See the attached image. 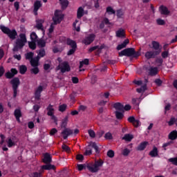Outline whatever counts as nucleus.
Here are the masks:
<instances>
[{
    "mask_svg": "<svg viewBox=\"0 0 177 177\" xmlns=\"http://www.w3.org/2000/svg\"><path fill=\"white\" fill-rule=\"evenodd\" d=\"M64 17V15H63V12L60 10H56L54 15V17H53V23L51 24L49 29H48V36H50V34L53 32V30H55V26L56 24H59L62 23V21L63 20V18Z\"/></svg>",
    "mask_w": 177,
    "mask_h": 177,
    "instance_id": "1",
    "label": "nucleus"
},
{
    "mask_svg": "<svg viewBox=\"0 0 177 177\" xmlns=\"http://www.w3.org/2000/svg\"><path fill=\"white\" fill-rule=\"evenodd\" d=\"M59 42H62V44H66L72 48V49L68 50L67 53L68 56H71V55H73L75 52V49L77 48V43H75V41H74L73 40L67 39L64 36H61L59 37Z\"/></svg>",
    "mask_w": 177,
    "mask_h": 177,
    "instance_id": "2",
    "label": "nucleus"
},
{
    "mask_svg": "<svg viewBox=\"0 0 177 177\" xmlns=\"http://www.w3.org/2000/svg\"><path fill=\"white\" fill-rule=\"evenodd\" d=\"M104 162L102 159L95 160L94 162H90L87 165V168L90 172H97L103 167Z\"/></svg>",
    "mask_w": 177,
    "mask_h": 177,
    "instance_id": "3",
    "label": "nucleus"
},
{
    "mask_svg": "<svg viewBox=\"0 0 177 177\" xmlns=\"http://www.w3.org/2000/svg\"><path fill=\"white\" fill-rule=\"evenodd\" d=\"M27 43V39L25 34H20L19 38L17 39L15 47L13 48L14 52H17L19 49H21L24 45Z\"/></svg>",
    "mask_w": 177,
    "mask_h": 177,
    "instance_id": "4",
    "label": "nucleus"
},
{
    "mask_svg": "<svg viewBox=\"0 0 177 177\" xmlns=\"http://www.w3.org/2000/svg\"><path fill=\"white\" fill-rule=\"evenodd\" d=\"M0 28L1 31L4 32V34H7L11 39H15L17 36V32H16L15 30H10L9 28L3 26H1Z\"/></svg>",
    "mask_w": 177,
    "mask_h": 177,
    "instance_id": "5",
    "label": "nucleus"
},
{
    "mask_svg": "<svg viewBox=\"0 0 177 177\" xmlns=\"http://www.w3.org/2000/svg\"><path fill=\"white\" fill-rule=\"evenodd\" d=\"M34 57V53H28L26 55V59L28 60H30V64L32 67H37L38 66V62H39V57H37L35 58H32Z\"/></svg>",
    "mask_w": 177,
    "mask_h": 177,
    "instance_id": "6",
    "label": "nucleus"
},
{
    "mask_svg": "<svg viewBox=\"0 0 177 177\" xmlns=\"http://www.w3.org/2000/svg\"><path fill=\"white\" fill-rule=\"evenodd\" d=\"M48 115H49L51 118V120H53V121H54V122H55V124H57V118H56V116H55V109H53V106L52 105H49L48 109Z\"/></svg>",
    "mask_w": 177,
    "mask_h": 177,
    "instance_id": "7",
    "label": "nucleus"
},
{
    "mask_svg": "<svg viewBox=\"0 0 177 177\" xmlns=\"http://www.w3.org/2000/svg\"><path fill=\"white\" fill-rule=\"evenodd\" d=\"M17 142H19V139L16 137H10L6 140L8 147H13V146H16Z\"/></svg>",
    "mask_w": 177,
    "mask_h": 177,
    "instance_id": "8",
    "label": "nucleus"
},
{
    "mask_svg": "<svg viewBox=\"0 0 177 177\" xmlns=\"http://www.w3.org/2000/svg\"><path fill=\"white\" fill-rule=\"evenodd\" d=\"M133 55H135V49L133 48H127L119 53L120 56H133Z\"/></svg>",
    "mask_w": 177,
    "mask_h": 177,
    "instance_id": "9",
    "label": "nucleus"
},
{
    "mask_svg": "<svg viewBox=\"0 0 177 177\" xmlns=\"http://www.w3.org/2000/svg\"><path fill=\"white\" fill-rule=\"evenodd\" d=\"M58 70H60L61 73L70 71V65L67 62L62 63L58 66Z\"/></svg>",
    "mask_w": 177,
    "mask_h": 177,
    "instance_id": "10",
    "label": "nucleus"
},
{
    "mask_svg": "<svg viewBox=\"0 0 177 177\" xmlns=\"http://www.w3.org/2000/svg\"><path fill=\"white\" fill-rule=\"evenodd\" d=\"M44 23H45V20L44 19H36V24L35 26V28L44 31Z\"/></svg>",
    "mask_w": 177,
    "mask_h": 177,
    "instance_id": "11",
    "label": "nucleus"
},
{
    "mask_svg": "<svg viewBox=\"0 0 177 177\" xmlns=\"http://www.w3.org/2000/svg\"><path fill=\"white\" fill-rule=\"evenodd\" d=\"M16 74H17V69L11 68L10 71L6 73L5 75L7 78L10 79L13 78Z\"/></svg>",
    "mask_w": 177,
    "mask_h": 177,
    "instance_id": "12",
    "label": "nucleus"
},
{
    "mask_svg": "<svg viewBox=\"0 0 177 177\" xmlns=\"http://www.w3.org/2000/svg\"><path fill=\"white\" fill-rule=\"evenodd\" d=\"M95 37L93 34L90 35L83 41L84 44H85V45H90V44H92V42L95 41Z\"/></svg>",
    "mask_w": 177,
    "mask_h": 177,
    "instance_id": "13",
    "label": "nucleus"
},
{
    "mask_svg": "<svg viewBox=\"0 0 177 177\" xmlns=\"http://www.w3.org/2000/svg\"><path fill=\"white\" fill-rule=\"evenodd\" d=\"M10 84H12V88H18L19 85H20V80L18 77H15L11 80Z\"/></svg>",
    "mask_w": 177,
    "mask_h": 177,
    "instance_id": "14",
    "label": "nucleus"
},
{
    "mask_svg": "<svg viewBox=\"0 0 177 177\" xmlns=\"http://www.w3.org/2000/svg\"><path fill=\"white\" fill-rule=\"evenodd\" d=\"M62 133L63 135L64 139H66V138H68L70 135H73V130L70 129H65Z\"/></svg>",
    "mask_w": 177,
    "mask_h": 177,
    "instance_id": "15",
    "label": "nucleus"
},
{
    "mask_svg": "<svg viewBox=\"0 0 177 177\" xmlns=\"http://www.w3.org/2000/svg\"><path fill=\"white\" fill-rule=\"evenodd\" d=\"M88 64H89L88 59H85L84 60L80 62V71H84L85 69L82 68V67H85L86 66H88Z\"/></svg>",
    "mask_w": 177,
    "mask_h": 177,
    "instance_id": "16",
    "label": "nucleus"
},
{
    "mask_svg": "<svg viewBox=\"0 0 177 177\" xmlns=\"http://www.w3.org/2000/svg\"><path fill=\"white\" fill-rule=\"evenodd\" d=\"M158 53H160V51H148L145 53V57L147 59H151V57H154V56H156V55H158Z\"/></svg>",
    "mask_w": 177,
    "mask_h": 177,
    "instance_id": "17",
    "label": "nucleus"
},
{
    "mask_svg": "<svg viewBox=\"0 0 177 177\" xmlns=\"http://www.w3.org/2000/svg\"><path fill=\"white\" fill-rule=\"evenodd\" d=\"M80 26H81V19H75V21L73 22V26L76 31H80Z\"/></svg>",
    "mask_w": 177,
    "mask_h": 177,
    "instance_id": "18",
    "label": "nucleus"
},
{
    "mask_svg": "<svg viewBox=\"0 0 177 177\" xmlns=\"http://www.w3.org/2000/svg\"><path fill=\"white\" fill-rule=\"evenodd\" d=\"M52 161V156H50V154L49 153H44V158H43V162L45 164H48Z\"/></svg>",
    "mask_w": 177,
    "mask_h": 177,
    "instance_id": "19",
    "label": "nucleus"
},
{
    "mask_svg": "<svg viewBox=\"0 0 177 177\" xmlns=\"http://www.w3.org/2000/svg\"><path fill=\"white\" fill-rule=\"evenodd\" d=\"M149 145V142H141L138 148H137V150H140V151H142V150H145L146 149V147Z\"/></svg>",
    "mask_w": 177,
    "mask_h": 177,
    "instance_id": "20",
    "label": "nucleus"
},
{
    "mask_svg": "<svg viewBox=\"0 0 177 177\" xmlns=\"http://www.w3.org/2000/svg\"><path fill=\"white\" fill-rule=\"evenodd\" d=\"M44 88H42V86H39L36 91H35V99L39 100V97H41V93L42 92Z\"/></svg>",
    "mask_w": 177,
    "mask_h": 177,
    "instance_id": "21",
    "label": "nucleus"
},
{
    "mask_svg": "<svg viewBox=\"0 0 177 177\" xmlns=\"http://www.w3.org/2000/svg\"><path fill=\"white\" fill-rule=\"evenodd\" d=\"M84 8L82 7H80L77 9V19L81 20V17H82V16H84Z\"/></svg>",
    "mask_w": 177,
    "mask_h": 177,
    "instance_id": "22",
    "label": "nucleus"
},
{
    "mask_svg": "<svg viewBox=\"0 0 177 177\" xmlns=\"http://www.w3.org/2000/svg\"><path fill=\"white\" fill-rule=\"evenodd\" d=\"M129 44V39H126L124 40V41L121 44H119L117 47L118 50H121V49H124V48H125V46H127V45H128Z\"/></svg>",
    "mask_w": 177,
    "mask_h": 177,
    "instance_id": "23",
    "label": "nucleus"
},
{
    "mask_svg": "<svg viewBox=\"0 0 177 177\" xmlns=\"http://www.w3.org/2000/svg\"><path fill=\"white\" fill-rule=\"evenodd\" d=\"M15 116L17 121H18V122H20V118L21 117V111L19 109H16L15 111Z\"/></svg>",
    "mask_w": 177,
    "mask_h": 177,
    "instance_id": "24",
    "label": "nucleus"
},
{
    "mask_svg": "<svg viewBox=\"0 0 177 177\" xmlns=\"http://www.w3.org/2000/svg\"><path fill=\"white\" fill-rule=\"evenodd\" d=\"M114 109L117 110L118 111H122L124 110V106L121 103L117 102L113 105Z\"/></svg>",
    "mask_w": 177,
    "mask_h": 177,
    "instance_id": "25",
    "label": "nucleus"
},
{
    "mask_svg": "<svg viewBox=\"0 0 177 177\" xmlns=\"http://www.w3.org/2000/svg\"><path fill=\"white\" fill-rule=\"evenodd\" d=\"M160 12L161 15H169V11L168 10V8L167 7L162 6L160 7Z\"/></svg>",
    "mask_w": 177,
    "mask_h": 177,
    "instance_id": "26",
    "label": "nucleus"
},
{
    "mask_svg": "<svg viewBox=\"0 0 177 177\" xmlns=\"http://www.w3.org/2000/svg\"><path fill=\"white\" fill-rule=\"evenodd\" d=\"M116 37L121 38L122 37H125V30L124 29H119L116 31Z\"/></svg>",
    "mask_w": 177,
    "mask_h": 177,
    "instance_id": "27",
    "label": "nucleus"
},
{
    "mask_svg": "<svg viewBox=\"0 0 177 177\" xmlns=\"http://www.w3.org/2000/svg\"><path fill=\"white\" fill-rule=\"evenodd\" d=\"M149 156H151V157H157V156H158L157 147H153V150L149 152Z\"/></svg>",
    "mask_w": 177,
    "mask_h": 177,
    "instance_id": "28",
    "label": "nucleus"
},
{
    "mask_svg": "<svg viewBox=\"0 0 177 177\" xmlns=\"http://www.w3.org/2000/svg\"><path fill=\"white\" fill-rule=\"evenodd\" d=\"M35 8H34V13L35 15H37V12H38V9L40 8V7L41 6V1H36L35 3Z\"/></svg>",
    "mask_w": 177,
    "mask_h": 177,
    "instance_id": "29",
    "label": "nucleus"
},
{
    "mask_svg": "<svg viewBox=\"0 0 177 177\" xmlns=\"http://www.w3.org/2000/svg\"><path fill=\"white\" fill-rule=\"evenodd\" d=\"M177 138V131H171L169 135V139H171V140H175Z\"/></svg>",
    "mask_w": 177,
    "mask_h": 177,
    "instance_id": "30",
    "label": "nucleus"
},
{
    "mask_svg": "<svg viewBox=\"0 0 177 177\" xmlns=\"http://www.w3.org/2000/svg\"><path fill=\"white\" fill-rule=\"evenodd\" d=\"M122 139L126 142H131L133 139V136L132 134H125Z\"/></svg>",
    "mask_w": 177,
    "mask_h": 177,
    "instance_id": "31",
    "label": "nucleus"
},
{
    "mask_svg": "<svg viewBox=\"0 0 177 177\" xmlns=\"http://www.w3.org/2000/svg\"><path fill=\"white\" fill-rule=\"evenodd\" d=\"M30 39H31L32 41L37 42L38 41V36L37 35V33L32 32L30 34Z\"/></svg>",
    "mask_w": 177,
    "mask_h": 177,
    "instance_id": "32",
    "label": "nucleus"
},
{
    "mask_svg": "<svg viewBox=\"0 0 177 177\" xmlns=\"http://www.w3.org/2000/svg\"><path fill=\"white\" fill-rule=\"evenodd\" d=\"M104 48V45H101L100 46H94L91 47L89 49V52H93V50H101V49H103Z\"/></svg>",
    "mask_w": 177,
    "mask_h": 177,
    "instance_id": "33",
    "label": "nucleus"
},
{
    "mask_svg": "<svg viewBox=\"0 0 177 177\" xmlns=\"http://www.w3.org/2000/svg\"><path fill=\"white\" fill-rule=\"evenodd\" d=\"M146 89H147V87L146 86V84H144L141 86V88H138L136 89V91L138 93H143V92H145V91H146Z\"/></svg>",
    "mask_w": 177,
    "mask_h": 177,
    "instance_id": "34",
    "label": "nucleus"
},
{
    "mask_svg": "<svg viewBox=\"0 0 177 177\" xmlns=\"http://www.w3.org/2000/svg\"><path fill=\"white\" fill-rule=\"evenodd\" d=\"M37 45L39 46V48H44L45 45H46V43L44 41V39H40L37 40Z\"/></svg>",
    "mask_w": 177,
    "mask_h": 177,
    "instance_id": "35",
    "label": "nucleus"
},
{
    "mask_svg": "<svg viewBox=\"0 0 177 177\" xmlns=\"http://www.w3.org/2000/svg\"><path fill=\"white\" fill-rule=\"evenodd\" d=\"M158 73V69L157 68H151L149 69L150 75H156Z\"/></svg>",
    "mask_w": 177,
    "mask_h": 177,
    "instance_id": "36",
    "label": "nucleus"
},
{
    "mask_svg": "<svg viewBox=\"0 0 177 177\" xmlns=\"http://www.w3.org/2000/svg\"><path fill=\"white\" fill-rule=\"evenodd\" d=\"M115 115L118 120H122L124 118V114L118 111H115Z\"/></svg>",
    "mask_w": 177,
    "mask_h": 177,
    "instance_id": "37",
    "label": "nucleus"
},
{
    "mask_svg": "<svg viewBox=\"0 0 177 177\" xmlns=\"http://www.w3.org/2000/svg\"><path fill=\"white\" fill-rule=\"evenodd\" d=\"M26 71H27V66L24 65L19 66V73L21 74H25Z\"/></svg>",
    "mask_w": 177,
    "mask_h": 177,
    "instance_id": "38",
    "label": "nucleus"
},
{
    "mask_svg": "<svg viewBox=\"0 0 177 177\" xmlns=\"http://www.w3.org/2000/svg\"><path fill=\"white\" fill-rule=\"evenodd\" d=\"M68 121V119L67 118H65L62 120L61 123V128H66L67 127V122Z\"/></svg>",
    "mask_w": 177,
    "mask_h": 177,
    "instance_id": "39",
    "label": "nucleus"
},
{
    "mask_svg": "<svg viewBox=\"0 0 177 177\" xmlns=\"http://www.w3.org/2000/svg\"><path fill=\"white\" fill-rule=\"evenodd\" d=\"M60 2H61V5H62L63 9H66V8H67V6H68V1H67V0L62 1L61 0Z\"/></svg>",
    "mask_w": 177,
    "mask_h": 177,
    "instance_id": "40",
    "label": "nucleus"
},
{
    "mask_svg": "<svg viewBox=\"0 0 177 177\" xmlns=\"http://www.w3.org/2000/svg\"><path fill=\"white\" fill-rule=\"evenodd\" d=\"M62 50H63V48H62L59 46H55V47H53V52L54 53H59L62 52Z\"/></svg>",
    "mask_w": 177,
    "mask_h": 177,
    "instance_id": "41",
    "label": "nucleus"
},
{
    "mask_svg": "<svg viewBox=\"0 0 177 177\" xmlns=\"http://www.w3.org/2000/svg\"><path fill=\"white\" fill-rule=\"evenodd\" d=\"M42 169H55V166L51 165H46L41 167Z\"/></svg>",
    "mask_w": 177,
    "mask_h": 177,
    "instance_id": "42",
    "label": "nucleus"
},
{
    "mask_svg": "<svg viewBox=\"0 0 177 177\" xmlns=\"http://www.w3.org/2000/svg\"><path fill=\"white\" fill-rule=\"evenodd\" d=\"M152 45L153 49H155L156 50H158V49H160V44H158V42L153 41Z\"/></svg>",
    "mask_w": 177,
    "mask_h": 177,
    "instance_id": "43",
    "label": "nucleus"
},
{
    "mask_svg": "<svg viewBox=\"0 0 177 177\" xmlns=\"http://www.w3.org/2000/svg\"><path fill=\"white\" fill-rule=\"evenodd\" d=\"M36 41H29L28 45H29V48H30V49H35V48H37V44H35Z\"/></svg>",
    "mask_w": 177,
    "mask_h": 177,
    "instance_id": "44",
    "label": "nucleus"
},
{
    "mask_svg": "<svg viewBox=\"0 0 177 177\" xmlns=\"http://www.w3.org/2000/svg\"><path fill=\"white\" fill-rule=\"evenodd\" d=\"M177 121H176V118H171L170 119V120L168 122V124L169 125V127L174 125V124H176Z\"/></svg>",
    "mask_w": 177,
    "mask_h": 177,
    "instance_id": "45",
    "label": "nucleus"
},
{
    "mask_svg": "<svg viewBox=\"0 0 177 177\" xmlns=\"http://www.w3.org/2000/svg\"><path fill=\"white\" fill-rule=\"evenodd\" d=\"M106 13L109 15H115V11H114L111 7H108L106 8Z\"/></svg>",
    "mask_w": 177,
    "mask_h": 177,
    "instance_id": "46",
    "label": "nucleus"
},
{
    "mask_svg": "<svg viewBox=\"0 0 177 177\" xmlns=\"http://www.w3.org/2000/svg\"><path fill=\"white\" fill-rule=\"evenodd\" d=\"M88 133L90 136V138H95V136H96V134L95 133V131L92 129H89L88 131Z\"/></svg>",
    "mask_w": 177,
    "mask_h": 177,
    "instance_id": "47",
    "label": "nucleus"
},
{
    "mask_svg": "<svg viewBox=\"0 0 177 177\" xmlns=\"http://www.w3.org/2000/svg\"><path fill=\"white\" fill-rule=\"evenodd\" d=\"M129 153H131V150H129L128 148H125L122 151V155L123 156H129Z\"/></svg>",
    "mask_w": 177,
    "mask_h": 177,
    "instance_id": "48",
    "label": "nucleus"
},
{
    "mask_svg": "<svg viewBox=\"0 0 177 177\" xmlns=\"http://www.w3.org/2000/svg\"><path fill=\"white\" fill-rule=\"evenodd\" d=\"M157 24H158V26H164V24H165V21L161 19H158L156 20Z\"/></svg>",
    "mask_w": 177,
    "mask_h": 177,
    "instance_id": "49",
    "label": "nucleus"
},
{
    "mask_svg": "<svg viewBox=\"0 0 177 177\" xmlns=\"http://www.w3.org/2000/svg\"><path fill=\"white\" fill-rule=\"evenodd\" d=\"M44 56H45V50H40L37 57L39 59V57H44Z\"/></svg>",
    "mask_w": 177,
    "mask_h": 177,
    "instance_id": "50",
    "label": "nucleus"
},
{
    "mask_svg": "<svg viewBox=\"0 0 177 177\" xmlns=\"http://www.w3.org/2000/svg\"><path fill=\"white\" fill-rule=\"evenodd\" d=\"M62 149L64 151H66V153H70V147H68V146H67L66 145H62Z\"/></svg>",
    "mask_w": 177,
    "mask_h": 177,
    "instance_id": "51",
    "label": "nucleus"
},
{
    "mask_svg": "<svg viewBox=\"0 0 177 177\" xmlns=\"http://www.w3.org/2000/svg\"><path fill=\"white\" fill-rule=\"evenodd\" d=\"M105 139H107L109 140L113 139V135L111 134V133H106L105 134Z\"/></svg>",
    "mask_w": 177,
    "mask_h": 177,
    "instance_id": "52",
    "label": "nucleus"
},
{
    "mask_svg": "<svg viewBox=\"0 0 177 177\" xmlns=\"http://www.w3.org/2000/svg\"><path fill=\"white\" fill-rule=\"evenodd\" d=\"M108 157H110V158H113L114 157V151L113 150H109L107 152Z\"/></svg>",
    "mask_w": 177,
    "mask_h": 177,
    "instance_id": "53",
    "label": "nucleus"
},
{
    "mask_svg": "<svg viewBox=\"0 0 177 177\" xmlns=\"http://www.w3.org/2000/svg\"><path fill=\"white\" fill-rule=\"evenodd\" d=\"M67 109V105L62 104L59 106V111H64Z\"/></svg>",
    "mask_w": 177,
    "mask_h": 177,
    "instance_id": "54",
    "label": "nucleus"
},
{
    "mask_svg": "<svg viewBox=\"0 0 177 177\" xmlns=\"http://www.w3.org/2000/svg\"><path fill=\"white\" fill-rule=\"evenodd\" d=\"M92 154V149L91 148H88L84 152V156H91Z\"/></svg>",
    "mask_w": 177,
    "mask_h": 177,
    "instance_id": "55",
    "label": "nucleus"
},
{
    "mask_svg": "<svg viewBox=\"0 0 177 177\" xmlns=\"http://www.w3.org/2000/svg\"><path fill=\"white\" fill-rule=\"evenodd\" d=\"M169 161H170V162H172V164H174V165H177V158H170L169 159Z\"/></svg>",
    "mask_w": 177,
    "mask_h": 177,
    "instance_id": "56",
    "label": "nucleus"
},
{
    "mask_svg": "<svg viewBox=\"0 0 177 177\" xmlns=\"http://www.w3.org/2000/svg\"><path fill=\"white\" fill-rule=\"evenodd\" d=\"M13 91V97H16L17 96V93H19V90L17 88H12Z\"/></svg>",
    "mask_w": 177,
    "mask_h": 177,
    "instance_id": "57",
    "label": "nucleus"
},
{
    "mask_svg": "<svg viewBox=\"0 0 177 177\" xmlns=\"http://www.w3.org/2000/svg\"><path fill=\"white\" fill-rule=\"evenodd\" d=\"M85 168V165H77V169L79 171H82Z\"/></svg>",
    "mask_w": 177,
    "mask_h": 177,
    "instance_id": "58",
    "label": "nucleus"
},
{
    "mask_svg": "<svg viewBox=\"0 0 177 177\" xmlns=\"http://www.w3.org/2000/svg\"><path fill=\"white\" fill-rule=\"evenodd\" d=\"M133 125H134L136 127H139V125H140V122H139V120H135L133 123Z\"/></svg>",
    "mask_w": 177,
    "mask_h": 177,
    "instance_id": "59",
    "label": "nucleus"
},
{
    "mask_svg": "<svg viewBox=\"0 0 177 177\" xmlns=\"http://www.w3.org/2000/svg\"><path fill=\"white\" fill-rule=\"evenodd\" d=\"M123 15H124V12H122V10H119L117 11L118 17H121V16H122Z\"/></svg>",
    "mask_w": 177,
    "mask_h": 177,
    "instance_id": "60",
    "label": "nucleus"
},
{
    "mask_svg": "<svg viewBox=\"0 0 177 177\" xmlns=\"http://www.w3.org/2000/svg\"><path fill=\"white\" fill-rule=\"evenodd\" d=\"M128 121H129V122H131L132 124H133V122H135L136 120H135V118H133V116H131L128 118Z\"/></svg>",
    "mask_w": 177,
    "mask_h": 177,
    "instance_id": "61",
    "label": "nucleus"
},
{
    "mask_svg": "<svg viewBox=\"0 0 177 177\" xmlns=\"http://www.w3.org/2000/svg\"><path fill=\"white\" fill-rule=\"evenodd\" d=\"M57 132V130L56 129H52L51 131H50V135L52 136L55 135Z\"/></svg>",
    "mask_w": 177,
    "mask_h": 177,
    "instance_id": "62",
    "label": "nucleus"
},
{
    "mask_svg": "<svg viewBox=\"0 0 177 177\" xmlns=\"http://www.w3.org/2000/svg\"><path fill=\"white\" fill-rule=\"evenodd\" d=\"M72 82H73V84H78V77H72Z\"/></svg>",
    "mask_w": 177,
    "mask_h": 177,
    "instance_id": "63",
    "label": "nucleus"
},
{
    "mask_svg": "<svg viewBox=\"0 0 177 177\" xmlns=\"http://www.w3.org/2000/svg\"><path fill=\"white\" fill-rule=\"evenodd\" d=\"M162 57L163 58L168 57V51H164V52L162 53Z\"/></svg>",
    "mask_w": 177,
    "mask_h": 177,
    "instance_id": "64",
    "label": "nucleus"
}]
</instances>
